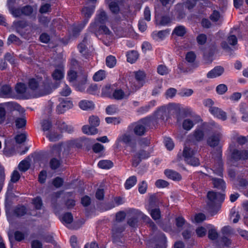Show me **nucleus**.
<instances>
[{"instance_id":"bb28decb","label":"nucleus","mask_w":248,"mask_h":248,"mask_svg":"<svg viewBox=\"0 0 248 248\" xmlns=\"http://www.w3.org/2000/svg\"><path fill=\"white\" fill-rule=\"evenodd\" d=\"M207 198L211 202H214L217 200L223 201L224 195L222 194H217L213 191H209L207 194Z\"/></svg>"},{"instance_id":"473e14b6","label":"nucleus","mask_w":248,"mask_h":248,"mask_svg":"<svg viewBox=\"0 0 248 248\" xmlns=\"http://www.w3.org/2000/svg\"><path fill=\"white\" fill-rule=\"evenodd\" d=\"M137 177L134 176L129 177L124 183V187L126 189H130L133 187L137 183Z\"/></svg>"},{"instance_id":"9d476101","label":"nucleus","mask_w":248,"mask_h":248,"mask_svg":"<svg viewBox=\"0 0 248 248\" xmlns=\"http://www.w3.org/2000/svg\"><path fill=\"white\" fill-rule=\"evenodd\" d=\"M202 121L201 117L199 116H193L191 119L187 118L185 119L182 123V127L184 129L189 131L195 124Z\"/></svg>"},{"instance_id":"13d9d810","label":"nucleus","mask_w":248,"mask_h":248,"mask_svg":"<svg viewBox=\"0 0 248 248\" xmlns=\"http://www.w3.org/2000/svg\"><path fill=\"white\" fill-rule=\"evenodd\" d=\"M89 121L90 124L95 127L98 126L100 124L99 118L96 116H92L89 117Z\"/></svg>"},{"instance_id":"49530a36","label":"nucleus","mask_w":248,"mask_h":248,"mask_svg":"<svg viewBox=\"0 0 248 248\" xmlns=\"http://www.w3.org/2000/svg\"><path fill=\"white\" fill-rule=\"evenodd\" d=\"M32 203L34 205L36 210H40L43 205V202L40 197H36L32 200Z\"/></svg>"},{"instance_id":"37998d69","label":"nucleus","mask_w":248,"mask_h":248,"mask_svg":"<svg viewBox=\"0 0 248 248\" xmlns=\"http://www.w3.org/2000/svg\"><path fill=\"white\" fill-rule=\"evenodd\" d=\"M206 217L204 214L199 213L195 215L193 217L191 218V221L193 223H200L205 220Z\"/></svg>"},{"instance_id":"a18cd8bd","label":"nucleus","mask_w":248,"mask_h":248,"mask_svg":"<svg viewBox=\"0 0 248 248\" xmlns=\"http://www.w3.org/2000/svg\"><path fill=\"white\" fill-rule=\"evenodd\" d=\"M27 89V87L25 84L23 83H18L15 87L16 92L18 94L24 93Z\"/></svg>"},{"instance_id":"e2e57ef3","label":"nucleus","mask_w":248,"mask_h":248,"mask_svg":"<svg viewBox=\"0 0 248 248\" xmlns=\"http://www.w3.org/2000/svg\"><path fill=\"white\" fill-rule=\"evenodd\" d=\"M206 232L207 228H205V227L202 226L198 227L196 229V234L198 237H202L205 236L206 234Z\"/></svg>"},{"instance_id":"2f4dec72","label":"nucleus","mask_w":248,"mask_h":248,"mask_svg":"<svg viewBox=\"0 0 248 248\" xmlns=\"http://www.w3.org/2000/svg\"><path fill=\"white\" fill-rule=\"evenodd\" d=\"M96 127L93 125H85L82 128V132L87 135H94L98 132Z\"/></svg>"},{"instance_id":"0e129e2a","label":"nucleus","mask_w":248,"mask_h":248,"mask_svg":"<svg viewBox=\"0 0 248 248\" xmlns=\"http://www.w3.org/2000/svg\"><path fill=\"white\" fill-rule=\"evenodd\" d=\"M52 127V123L47 120H44L42 122V127L44 131L49 132V130Z\"/></svg>"},{"instance_id":"7ed1b4c3","label":"nucleus","mask_w":248,"mask_h":248,"mask_svg":"<svg viewBox=\"0 0 248 248\" xmlns=\"http://www.w3.org/2000/svg\"><path fill=\"white\" fill-rule=\"evenodd\" d=\"M29 88L33 91L37 89L42 92L43 95H46L50 93V85L49 80L47 78L43 79L41 77L32 78L29 81Z\"/></svg>"},{"instance_id":"9b49d317","label":"nucleus","mask_w":248,"mask_h":248,"mask_svg":"<svg viewBox=\"0 0 248 248\" xmlns=\"http://www.w3.org/2000/svg\"><path fill=\"white\" fill-rule=\"evenodd\" d=\"M4 106L15 109L20 106L13 102H7L3 105L0 104V124H2L5 120L6 118V111Z\"/></svg>"},{"instance_id":"0eeeda50","label":"nucleus","mask_w":248,"mask_h":248,"mask_svg":"<svg viewBox=\"0 0 248 248\" xmlns=\"http://www.w3.org/2000/svg\"><path fill=\"white\" fill-rule=\"evenodd\" d=\"M131 213L133 216L127 220V224L132 228H136L138 225L139 219L141 218L143 220L144 214L138 209H133Z\"/></svg>"},{"instance_id":"f257e3e1","label":"nucleus","mask_w":248,"mask_h":248,"mask_svg":"<svg viewBox=\"0 0 248 248\" xmlns=\"http://www.w3.org/2000/svg\"><path fill=\"white\" fill-rule=\"evenodd\" d=\"M170 114V103L158 108L152 116H149L154 127L163 124L168 120Z\"/></svg>"},{"instance_id":"680f3d73","label":"nucleus","mask_w":248,"mask_h":248,"mask_svg":"<svg viewBox=\"0 0 248 248\" xmlns=\"http://www.w3.org/2000/svg\"><path fill=\"white\" fill-rule=\"evenodd\" d=\"M9 10L10 11V13L15 17H19L22 15H23L22 8L20 9L15 8L14 6V7L9 9Z\"/></svg>"},{"instance_id":"aec40b11","label":"nucleus","mask_w":248,"mask_h":248,"mask_svg":"<svg viewBox=\"0 0 248 248\" xmlns=\"http://www.w3.org/2000/svg\"><path fill=\"white\" fill-rule=\"evenodd\" d=\"M22 14L28 16H35L36 15V11L37 6H32L30 5H27L22 7Z\"/></svg>"},{"instance_id":"de8ad7c7","label":"nucleus","mask_w":248,"mask_h":248,"mask_svg":"<svg viewBox=\"0 0 248 248\" xmlns=\"http://www.w3.org/2000/svg\"><path fill=\"white\" fill-rule=\"evenodd\" d=\"M150 214L152 218L155 220L160 219L161 217L160 211L159 208L151 209L150 210Z\"/></svg>"},{"instance_id":"4be33fe9","label":"nucleus","mask_w":248,"mask_h":248,"mask_svg":"<svg viewBox=\"0 0 248 248\" xmlns=\"http://www.w3.org/2000/svg\"><path fill=\"white\" fill-rule=\"evenodd\" d=\"M223 72L224 68L223 67L217 66L207 73V77L210 78H215L221 75Z\"/></svg>"},{"instance_id":"5fc2aeb1","label":"nucleus","mask_w":248,"mask_h":248,"mask_svg":"<svg viewBox=\"0 0 248 248\" xmlns=\"http://www.w3.org/2000/svg\"><path fill=\"white\" fill-rule=\"evenodd\" d=\"M29 169V164L25 160H22L18 164V169L22 172L26 171Z\"/></svg>"},{"instance_id":"6e6552de","label":"nucleus","mask_w":248,"mask_h":248,"mask_svg":"<svg viewBox=\"0 0 248 248\" xmlns=\"http://www.w3.org/2000/svg\"><path fill=\"white\" fill-rule=\"evenodd\" d=\"M135 82L133 89L137 90L143 86L145 82L146 74L143 71L139 70L134 72Z\"/></svg>"},{"instance_id":"bf43d9fd","label":"nucleus","mask_w":248,"mask_h":248,"mask_svg":"<svg viewBox=\"0 0 248 248\" xmlns=\"http://www.w3.org/2000/svg\"><path fill=\"white\" fill-rule=\"evenodd\" d=\"M26 120L24 118H17L15 120L16 125L17 128H21L25 126Z\"/></svg>"},{"instance_id":"3c124183","label":"nucleus","mask_w":248,"mask_h":248,"mask_svg":"<svg viewBox=\"0 0 248 248\" xmlns=\"http://www.w3.org/2000/svg\"><path fill=\"white\" fill-rule=\"evenodd\" d=\"M86 24L83 22L82 23L79 24L78 25L74 26L72 28V32L74 36L78 35L82 30L84 28Z\"/></svg>"},{"instance_id":"4d7b16f0","label":"nucleus","mask_w":248,"mask_h":248,"mask_svg":"<svg viewBox=\"0 0 248 248\" xmlns=\"http://www.w3.org/2000/svg\"><path fill=\"white\" fill-rule=\"evenodd\" d=\"M109 8L112 13L117 14L120 11L118 3L115 1H111L109 4Z\"/></svg>"},{"instance_id":"58836bf2","label":"nucleus","mask_w":248,"mask_h":248,"mask_svg":"<svg viewBox=\"0 0 248 248\" xmlns=\"http://www.w3.org/2000/svg\"><path fill=\"white\" fill-rule=\"evenodd\" d=\"M98 166L103 169H109L113 166V163L108 160H100L98 163Z\"/></svg>"},{"instance_id":"864d4df0","label":"nucleus","mask_w":248,"mask_h":248,"mask_svg":"<svg viewBox=\"0 0 248 248\" xmlns=\"http://www.w3.org/2000/svg\"><path fill=\"white\" fill-rule=\"evenodd\" d=\"M124 96V92L121 89L115 90L113 93V97L117 100H122Z\"/></svg>"},{"instance_id":"5701e85b","label":"nucleus","mask_w":248,"mask_h":248,"mask_svg":"<svg viewBox=\"0 0 248 248\" xmlns=\"http://www.w3.org/2000/svg\"><path fill=\"white\" fill-rule=\"evenodd\" d=\"M12 89L7 84L0 86V97H9L12 95Z\"/></svg>"},{"instance_id":"39448f33","label":"nucleus","mask_w":248,"mask_h":248,"mask_svg":"<svg viewBox=\"0 0 248 248\" xmlns=\"http://www.w3.org/2000/svg\"><path fill=\"white\" fill-rule=\"evenodd\" d=\"M193 145L191 144L188 146L186 145L183 151V155L185 161L189 165L193 166H197L200 164L198 158L194 156L197 150L194 149Z\"/></svg>"},{"instance_id":"603ef678","label":"nucleus","mask_w":248,"mask_h":248,"mask_svg":"<svg viewBox=\"0 0 248 248\" xmlns=\"http://www.w3.org/2000/svg\"><path fill=\"white\" fill-rule=\"evenodd\" d=\"M26 234L21 231H16L14 232V238L15 240L17 242H21L23 240L26 236Z\"/></svg>"},{"instance_id":"f3484780","label":"nucleus","mask_w":248,"mask_h":248,"mask_svg":"<svg viewBox=\"0 0 248 248\" xmlns=\"http://www.w3.org/2000/svg\"><path fill=\"white\" fill-rule=\"evenodd\" d=\"M95 10V6L92 5L90 7H84L81 11L82 15L84 16L83 22L87 24L89 18L91 17Z\"/></svg>"},{"instance_id":"774afa93","label":"nucleus","mask_w":248,"mask_h":248,"mask_svg":"<svg viewBox=\"0 0 248 248\" xmlns=\"http://www.w3.org/2000/svg\"><path fill=\"white\" fill-rule=\"evenodd\" d=\"M26 138L27 137L25 134L21 133L16 135L15 137V140L16 143L21 144L25 141Z\"/></svg>"},{"instance_id":"a878e982","label":"nucleus","mask_w":248,"mask_h":248,"mask_svg":"<svg viewBox=\"0 0 248 248\" xmlns=\"http://www.w3.org/2000/svg\"><path fill=\"white\" fill-rule=\"evenodd\" d=\"M232 157L234 159H247L248 158V151H234L232 154Z\"/></svg>"},{"instance_id":"dca6fc26","label":"nucleus","mask_w":248,"mask_h":248,"mask_svg":"<svg viewBox=\"0 0 248 248\" xmlns=\"http://www.w3.org/2000/svg\"><path fill=\"white\" fill-rule=\"evenodd\" d=\"M170 32L169 29L159 31H155L152 33L151 36L154 40H157L159 39L163 40L169 35Z\"/></svg>"},{"instance_id":"c03bdc74","label":"nucleus","mask_w":248,"mask_h":248,"mask_svg":"<svg viewBox=\"0 0 248 248\" xmlns=\"http://www.w3.org/2000/svg\"><path fill=\"white\" fill-rule=\"evenodd\" d=\"M78 74L73 69H70L67 73V79L70 82H72L78 79Z\"/></svg>"},{"instance_id":"052dcab7","label":"nucleus","mask_w":248,"mask_h":248,"mask_svg":"<svg viewBox=\"0 0 248 248\" xmlns=\"http://www.w3.org/2000/svg\"><path fill=\"white\" fill-rule=\"evenodd\" d=\"M20 42V40L19 38L14 34H11L9 35L7 39V44L8 45L12 43H19Z\"/></svg>"},{"instance_id":"79ce46f5","label":"nucleus","mask_w":248,"mask_h":248,"mask_svg":"<svg viewBox=\"0 0 248 248\" xmlns=\"http://www.w3.org/2000/svg\"><path fill=\"white\" fill-rule=\"evenodd\" d=\"M116 63V59L115 57L112 55L107 57L106 59V64L109 68H113Z\"/></svg>"},{"instance_id":"c85d7f7f","label":"nucleus","mask_w":248,"mask_h":248,"mask_svg":"<svg viewBox=\"0 0 248 248\" xmlns=\"http://www.w3.org/2000/svg\"><path fill=\"white\" fill-rule=\"evenodd\" d=\"M27 213L26 207L24 205H18L14 210V215L17 217H21Z\"/></svg>"},{"instance_id":"f704fd0d","label":"nucleus","mask_w":248,"mask_h":248,"mask_svg":"<svg viewBox=\"0 0 248 248\" xmlns=\"http://www.w3.org/2000/svg\"><path fill=\"white\" fill-rule=\"evenodd\" d=\"M127 61L128 62L133 63L139 57V54L136 51L132 50L127 52L126 54Z\"/></svg>"},{"instance_id":"ea45409f","label":"nucleus","mask_w":248,"mask_h":248,"mask_svg":"<svg viewBox=\"0 0 248 248\" xmlns=\"http://www.w3.org/2000/svg\"><path fill=\"white\" fill-rule=\"evenodd\" d=\"M205 128H203L202 126V129H196L193 135V139L196 141H200L202 140L204 136L203 129Z\"/></svg>"},{"instance_id":"393cba45","label":"nucleus","mask_w":248,"mask_h":248,"mask_svg":"<svg viewBox=\"0 0 248 248\" xmlns=\"http://www.w3.org/2000/svg\"><path fill=\"white\" fill-rule=\"evenodd\" d=\"M80 108L84 110H92L94 108V104L93 102L86 100H83L79 103Z\"/></svg>"},{"instance_id":"2eb2a0df","label":"nucleus","mask_w":248,"mask_h":248,"mask_svg":"<svg viewBox=\"0 0 248 248\" xmlns=\"http://www.w3.org/2000/svg\"><path fill=\"white\" fill-rule=\"evenodd\" d=\"M209 112L215 117L223 121L226 120L227 119L226 113L217 107L210 108Z\"/></svg>"},{"instance_id":"1a4fd4ad","label":"nucleus","mask_w":248,"mask_h":248,"mask_svg":"<svg viewBox=\"0 0 248 248\" xmlns=\"http://www.w3.org/2000/svg\"><path fill=\"white\" fill-rule=\"evenodd\" d=\"M124 229V226L121 223H115L113 224L112 227L111 233L112 238L115 241H117L120 239Z\"/></svg>"},{"instance_id":"cd10ccee","label":"nucleus","mask_w":248,"mask_h":248,"mask_svg":"<svg viewBox=\"0 0 248 248\" xmlns=\"http://www.w3.org/2000/svg\"><path fill=\"white\" fill-rule=\"evenodd\" d=\"M64 68L63 67H59L56 69L52 74V77L54 80H59L64 77Z\"/></svg>"},{"instance_id":"f03ea898","label":"nucleus","mask_w":248,"mask_h":248,"mask_svg":"<svg viewBox=\"0 0 248 248\" xmlns=\"http://www.w3.org/2000/svg\"><path fill=\"white\" fill-rule=\"evenodd\" d=\"M153 127L150 117L147 116L130 124L128 129L132 130L136 135L141 136L145 134L148 128H153Z\"/></svg>"},{"instance_id":"412c9836","label":"nucleus","mask_w":248,"mask_h":248,"mask_svg":"<svg viewBox=\"0 0 248 248\" xmlns=\"http://www.w3.org/2000/svg\"><path fill=\"white\" fill-rule=\"evenodd\" d=\"M156 105L155 100H152L148 103L147 104L144 106L139 108L137 112L139 114H144L148 112L150 109Z\"/></svg>"},{"instance_id":"7c9ffc66","label":"nucleus","mask_w":248,"mask_h":248,"mask_svg":"<svg viewBox=\"0 0 248 248\" xmlns=\"http://www.w3.org/2000/svg\"><path fill=\"white\" fill-rule=\"evenodd\" d=\"M71 64L72 68L77 70L78 72V75L82 74L83 73H86L84 68L81 65L80 63L76 59H73L71 61Z\"/></svg>"},{"instance_id":"20e7f679","label":"nucleus","mask_w":248,"mask_h":248,"mask_svg":"<svg viewBox=\"0 0 248 248\" xmlns=\"http://www.w3.org/2000/svg\"><path fill=\"white\" fill-rule=\"evenodd\" d=\"M124 145L125 150L131 153H134L137 150V143L135 140L133 139L132 136L127 133H124L119 136L115 141L114 146L116 148H119L121 146V143Z\"/></svg>"},{"instance_id":"c756f323","label":"nucleus","mask_w":248,"mask_h":248,"mask_svg":"<svg viewBox=\"0 0 248 248\" xmlns=\"http://www.w3.org/2000/svg\"><path fill=\"white\" fill-rule=\"evenodd\" d=\"M45 136L51 142L58 141L62 137L61 134L54 131L48 132L45 134Z\"/></svg>"},{"instance_id":"8fccbe9b","label":"nucleus","mask_w":248,"mask_h":248,"mask_svg":"<svg viewBox=\"0 0 248 248\" xmlns=\"http://www.w3.org/2000/svg\"><path fill=\"white\" fill-rule=\"evenodd\" d=\"M213 183L215 187L223 189L225 188V183L221 179H214Z\"/></svg>"},{"instance_id":"72a5a7b5","label":"nucleus","mask_w":248,"mask_h":248,"mask_svg":"<svg viewBox=\"0 0 248 248\" xmlns=\"http://www.w3.org/2000/svg\"><path fill=\"white\" fill-rule=\"evenodd\" d=\"M222 136V134L218 133L217 135H216V136H212L208 140L207 142L208 144L210 146H217L219 142L220 139L221 138Z\"/></svg>"},{"instance_id":"a211bd4d","label":"nucleus","mask_w":248,"mask_h":248,"mask_svg":"<svg viewBox=\"0 0 248 248\" xmlns=\"http://www.w3.org/2000/svg\"><path fill=\"white\" fill-rule=\"evenodd\" d=\"M203 128H208L212 132L217 135L218 133H221L222 127L214 121H212L208 124H203Z\"/></svg>"},{"instance_id":"a19ab883","label":"nucleus","mask_w":248,"mask_h":248,"mask_svg":"<svg viewBox=\"0 0 248 248\" xmlns=\"http://www.w3.org/2000/svg\"><path fill=\"white\" fill-rule=\"evenodd\" d=\"M176 225L179 228H182L183 226L189 227L190 225L186 222L184 218L182 217H178L176 218Z\"/></svg>"},{"instance_id":"338daca9","label":"nucleus","mask_w":248,"mask_h":248,"mask_svg":"<svg viewBox=\"0 0 248 248\" xmlns=\"http://www.w3.org/2000/svg\"><path fill=\"white\" fill-rule=\"evenodd\" d=\"M47 177V172L45 170L41 171L38 175V181L40 183L43 184L46 182Z\"/></svg>"},{"instance_id":"4c0bfd02","label":"nucleus","mask_w":248,"mask_h":248,"mask_svg":"<svg viewBox=\"0 0 248 248\" xmlns=\"http://www.w3.org/2000/svg\"><path fill=\"white\" fill-rule=\"evenodd\" d=\"M61 220L63 223L69 224L73 222V215L70 212H66L62 216Z\"/></svg>"},{"instance_id":"f8f14e48","label":"nucleus","mask_w":248,"mask_h":248,"mask_svg":"<svg viewBox=\"0 0 248 248\" xmlns=\"http://www.w3.org/2000/svg\"><path fill=\"white\" fill-rule=\"evenodd\" d=\"M87 81V75L86 73L78 75V82L75 84L77 91L83 92L85 88V84Z\"/></svg>"},{"instance_id":"b1692460","label":"nucleus","mask_w":248,"mask_h":248,"mask_svg":"<svg viewBox=\"0 0 248 248\" xmlns=\"http://www.w3.org/2000/svg\"><path fill=\"white\" fill-rule=\"evenodd\" d=\"M58 127L62 132L72 133L74 131V128L71 125H68L63 122L59 121L57 123Z\"/></svg>"},{"instance_id":"423d86ee","label":"nucleus","mask_w":248,"mask_h":248,"mask_svg":"<svg viewBox=\"0 0 248 248\" xmlns=\"http://www.w3.org/2000/svg\"><path fill=\"white\" fill-rule=\"evenodd\" d=\"M108 19V17L105 11L103 9H100L97 11L94 22L91 23L90 26L94 31L96 30L98 26L106 24Z\"/></svg>"},{"instance_id":"6e6d98bb","label":"nucleus","mask_w":248,"mask_h":248,"mask_svg":"<svg viewBox=\"0 0 248 248\" xmlns=\"http://www.w3.org/2000/svg\"><path fill=\"white\" fill-rule=\"evenodd\" d=\"M60 161L56 158H52L49 162L50 167L52 170H55L58 169L60 166Z\"/></svg>"},{"instance_id":"6ab92c4d","label":"nucleus","mask_w":248,"mask_h":248,"mask_svg":"<svg viewBox=\"0 0 248 248\" xmlns=\"http://www.w3.org/2000/svg\"><path fill=\"white\" fill-rule=\"evenodd\" d=\"M170 23V16L169 12L161 16L159 18H156V24L160 26H169Z\"/></svg>"},{"instance_id":"4468645a","label":"nucleus","mask_w":248,"mask_h":248,"mask_svg":"<svg viewBox=\"0 0 248 248\" xmlns=\"http://www.w3.org/2000/svg\"><path fill=\"white\" fill-rule=\"evenodd\" d=\"M90 42V38L89 37L88 34H86L84 35L83 40L82 42L78 45V49L79 52L83 56L85 59H87V45H88V42Z\"/></svg>"},{"instance_id":"09e8293b","label":"nucleus","mask_w":248,"mask_h":248,"mask_svg":"<svg viewBox=\"0 0 248 248\" xmlns=\"http://www.w3.org/2000/svg\"><path fill=\"white\" fill-rule=\"evenodd\" d=\"M105 78V71L104 70H100L94 74L93 76V79L95 81H99L103 80Z\"/></svg>"},{"instance_id":"ddd939ff","label":"nucleus","mask_w":248,"mask_h":248,"mask_svg":"<svg viewBox=\"0 0 248 248\" xmlns=\"http://www.w3.org/2000/svg\"><path fill=\"white\" fill-rule=\"evenodd\" d=\"M60 101V104L57 107V111L59 113H63L73 106V103L70 100L62 99Z\"/></svg>"},{"instance_id":"c9c22d12","label":"nucleus","mask_w":248,"mask_h":248,"mask_svg":"<svg viewBox=\"0 0 248 248\" xmlns=\"http://www.w3.org/2000/svg\"><path fill=\"white\" fill-rule=\"evenodd\" d=\"M206 228L209 230L208 231V237L212 240L216 239L217 237V233L215 228L210 224H208L206 226Z\"/></svg>"},{"instance_id":"e433bc0d","label":"nucleus","mask_w":248,"mask_h":248,"mask_svg":"<svg viewBox=\"0 0 248 248\" xmlns=\"http://www.w3.org/2000/svg\"><path fill=\"white\" fill-rule=\"evenodd\" d=\"M16 28V32L22 36L24 34L21 32V30L25 28L27 26V23L25 21L19 20L14 22Z\"/></svg>"},{"instance_id":"69168bd1","label":"nucleus","mask_w":248,"mask_h":248,"mask_svg":"<svg viewBox=\"0 0 248 248\" xmlns=\"http://www.w3.org/2000/svg\"><path fill=\"white\" fill-rule=\"evenodd\" d=\"M174 114H175L177 117L180 115L181 108L179 104L171 103V111Z\"/></svg>"}]
</instances>
